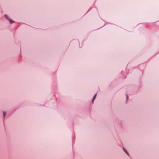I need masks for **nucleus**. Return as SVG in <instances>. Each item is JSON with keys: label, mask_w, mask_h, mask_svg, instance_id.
I'll return each instance as SVG.
<instances>
[{"label": "nucleus", "mask_w": 159, "mask_h": 159, "mask_svg": "<svg viewBox=\"0 0 159 159\" xmlns=\"http://www.w3.org/2000/svg\"><path fill=\"white\" fill-rule=\"evenodd\" d=\"M121 74H122V72H121Z\"/></svg>", "instance_id": "nucleus-7"}, {"label": "nucleus", "mask_w": 159, "mask_h": 159, "mask_svg": "<svg viewBox=\"0 0 159 159\" xmlns=\"http://www.w3.org/2000/svg\"><path fill=\"white\" fill-rule=\"evenodd\" d=\"M97 95V94H96L94 95V96H93V100H92V103H93V101H94V100H95V98H96V96Z\"/></svg>", "instance_id": "nucleus-2"}, {"label": "nucleus", "mask_w": 159, "mask_h": 159, "mask_svg": "<svg viewBox=\"0 0 159 159\" xmlns=\"http://www.w3.org/2000/svg\"><path fill=\"white\" fill-rule=\"evenodd\" d=\"M126 102H127L128 100L129 97H128V95L127 94H126Z\"/></svg>", "instance_id": "nucleus-4"}, {"label": "nucleus", "mask_w": 159, "mask_h": 159, "mask_svg": "<svg viewBox=\"0 0 159 159\" xmlns=\"http://www.w3.org/2000/svg\"><path fill=\"white\" fill-rule=\"evenodd\" d=\"M123 150L125 152L127 155H128V156H129V153H128V152H127V151L125 150V149L124 148H123Z\"/></svg>", "instance_id": "nucleus-3"}, {"label": "nucleus", "mask_w": 159, "mask_h": 159, "mask_svg": "<svg viewBox=\"0 0 159 159\" xmlns=\"http://www.w3.org/2000/svg\"><path fill=\"white\" fill-rule=\"evenodd\" d=\"M4 16L5 18H6L9 21V23L10 24H12L14 22L13 20L11 18H10L9 16L7 15H5Z\"/></svg>", "instance_id": "nucleus-1"}, {"label": "nucleus", "mask_w": 159, "mask_h": 159, "mask_svg": "<svg viewBox=\"0 0 159 159\" xmlns=\"http://www.w3.org/2000/svg\"><path fill=\"white\" fill-rule=\"evenodd\" d=\"M126 78V76H125V77H123V78H124V79H125V78Z\"/></svg>", "instance_id": "nucleus-6"}, {"label": "nucleus", "mask_w": 159, "mask_h": 159, "mask_svg": "<svg viewBox=\"0 0 159 159\" xmlns=\"http://www.w3.org/2000/svg\"><path fill=\"white\" fill-rule=\"evenodd\" d=\"M3 117L4 118L5 116L6 115V113L5 112L3 111Z\"/></svg>", "instance_id": "nucleus-5"}]
</instances>
